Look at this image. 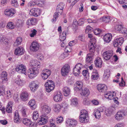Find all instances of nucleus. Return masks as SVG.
<instances>
[{"instance_id":"nucleus-46","label":"nucleus","mask_w":127,"mask_h":127,"mask_svg":"<svg viewBox=\"0 0 127 127\" xmlns=\"http://www.w3.org/2000/svg\"><path fill=\"white\" fill-rule=\"evenodd\" d=\"M13 92L12 90H8L5 93L6 96L8 97V98L11 97L12 95Z\"/></svg>"},{"instance_id":"nucleus-41","label":"nucleus","mask_w":127,"mask_h":127,"mask_svg":"<svg viewBox=\"0 0 127 127\" xmlns=\"http://www.w3.org/2000/svg\"><path fill=\"white\" fill-rule=\"evenodd\" d=\"M8 41L7 39L2 35H0V42L1 43H4L5 44L7 43Z\"/></svg>"},{"instance_id":"nucleus-11","label":"nucleus","mask_w":127,"mask_h":127,"mask_svg":"<svg viewBox=\"0 0 127 127\" xmlns=\"http://www.w3.org/2000/svg\"><path fill=\"white\" fill-rule=\"evenodd\" d=\"M48 116L45 115H42L40 117L38 122L40 125H42L46 124L47 122Z\"/></svg>"},{"instance_id":"nucleus-64","label":"nucleus","mask_w":127,"mask_h":127,"mask_svg":"<svg viewBox=\"0 0 127 127\" xmlns=\"http://www.w3.org/2000/svg\"><path fill=\"white\" fill-rule=\"evenodd\" d=\"M124 124L123 123H119L116 124L114 127H124Z\"/></svg>"},{"instance_id":"nucleus-6","label":"nucleus","mask_w":127,"mask_h":127,"mask_svg":"<svg viewBox=\"0 0 127 127\" xmlns=\"http://www.w3.org/2000/svg\"><path fill=\"white\" fill-rule=\"evenodd\" d=\"M83 67V66L81 63H79L76 64L73 70L74 75L76 76H79L80 73V70Z\"/></svg>"},{"instance_id":"nucleus-2","label":"nucleus","mask_w":127,"mask_h":127,"mask_svg":"<svg viewBox=\"0 0 127 127\" xmlns=\"http://www.w3.org/2000/svg\"><path fill=\"white\" fill-rule=\"evenodd\" d=\"M115 94L114 92H107L105 93L104 96L107 99L110 100L113 99L114 102L118 104L119 102L117 100L118 98L117 97L116 98H114L115 96Z\"/></svg>"},{"instance_id":"nucleus-31","label":"nucleus","mask_w":127,"mask_h":127,"mask_svg":"<svg viewBox=\"0 0 127 127\" xmlns=\"http://www.w3.org/2000/svg\"><path fill=\"white\" fill-rule=\"evenodd\" d=\"M76 86L75 87L74 90L75 91H78L82 88L83 86L82 82L81 81H78L76 82Z\"/></svg>"},{"instance_id":"nucleus-49","label":"nucleus","mask_w":127,"mask_h":127,"mask_svg":"<svg viewBox=\"0 0 127 127\" xmlns=\"http://www.w3.org/2000/svg\"><path fill=\"white\" fill-rule=\"evenodd\" d=\"M5 88L2 86L0 87V96H3L5 94Z\"/></svg>"},{"instance_id":"nucleus-26","label":"nucleus","mask_w":127,"mask_h":127,"mask_svg":"<svg viewBox=\"0 0 127 127\" xmlns=\"http://www.w3.org/2000/svg\"><path fill=\"white\" fill-rule=\"evenodd\" d=\"M107 89L106 86L104 84H99L97 86V89L100 92H104Z\"/></svg>"},{"instance_id":"nucleus-22","label":"nucleus","mask_w":127,"mask_h":127,"mask_svg":"<svg viewBox=\"0 0 127 127\" xmlns=\"http://www.w3.org/2000/svg\"><path fill=\"white\" fill-rule=\"evenodd\" d=\"M94 54V53H90L87 55L86 58V62L87 63H91L93 60V57Z\"/></svg>"},{"instance_id":"nucleus-53","label":"nucleus","mask_w":127,"mask_h":127,"mask_svg":"<svg viewBox=\"0 0 127 127\" xmlns=\"http://www.w3.org/2000/svg\"><path fill=\"white\" fill-rule=\"evenodd\" d=\"M12 111V106H7L6 108V111L8 113H11Z\"/></svg>"},{"instance_id":"nucleus-38","label":"nucleus","mask_w":127,"mask_h":127,"mask_svg":"<svg viewBox=\"0 0 127 127\" xmlns=\"http://www.w3.org/2000/svg\"><path fill=\"white\" fill-rule=\"evenodd\" d=\"M15 27V25L14 24V23L11 22H8L6 26L7 28L10 30H12L14 29Z\"/></svg>"},{"instance_id":"nucleus-63","label":"nucleus","mask_w":127,"mask_h":127,"mask_svg":"<svg viewBox=\"0 0 127 127\" xmlns=\"http://www.w3.org/2000/svg\"><path fill=\"white\" fill-rule=\"evenodd\" d=\"M120 33L122 34H127V29L123 27Z\"/></svg>"},{"instance_id":"nucleus-1","label":"nucleus","mask_w":127,"mask_h":127,"mask_svg":"<svg viewBox=\"0 0 127 127\" xmlns=\"http://www.w3.org/2000/svg\"><path fill=\"white\" fill-rule=\"evenodd\" d=\"M29 65L32 68L29 69L28 75L29 78L32 79L36 76L39 73L41 67L40 63L36 60H32L30 61Z\"/></svg>"},{"instance_id":"nucleus-32","label":"nucleus","mask_w":127,"mask_h":127,"mask_svg":"<svg viewBox=\"0 0 127 127\" xmlns=\"http://www.w3.org/2000/svg\"><path fill=\"white\" fill-rule=\"evenodd\" d=\"M29 94L26 92H23L21 94V98L22 100L23 101H26L28 99Z\"/></svg>"},{"instance_id":"nucleus-57","label":"nucleus","mask_w":127,"mask_h":127,"mask_svg":"<svg viewBox=\"0 0 127 127\" xmlns=\"http://www.w3.org/2000/svg\"><path fill=\"white\" fill-rule=\"evenodd\" d=\"M68 106V104L67 103L63 101L62 103V107L64 108V109H66Z\"/></svg>"},{"instance_id":"nucleus-37","label":"nucleus","mask_w":127,"mask_h":127,"mask_svg":"<svg viewBox=\"0 0 127 127\" xmlns=\"http://www.w3.org/2000/svg\"><path fill=\"white\" fill-rule=\"evenodd\" d=\"M61 109V105L58 103L54 105V110L55 112L58 113L59 112Z\"/></svg>"},{"instance_id":"nucleus-39","label":"nucleus","mask_w":127,"mask_h":127,"mask_svg":"<svg viewBox=\"0 0 127 127\" xmlns=\"http://www.w3.org/2000/svg\"><path fill=\"white\" fill-rule=\"evenodd\" d=\"M35 103V101L34 99L31 100L29 102V105L31 107L32 110H34L36 107Z\"/></svg>"},{"instance_id":"nucleus-45","label":"nucleus","mask_w":127,"mask_h":127,"mask_svg":"<svg viewBox=\"0 0 127 127\" xmlns=\"http://www.w3.org/2000/svg\"><path fill=\"white\" fill-rule=\"evenodd\" d=\"M12 5L16 7H17L19 6V4L17 0H12L11 1Z\"/></svg>"},{"instance_id":"nucleus-12","label":"nucleus","mask_w":127,"mask_h":127,"mask_svg":"<svg viewBox=\"0 0 127 127\" xmlns=\"http://www.w3.org/2000/svg\"><path fill=\"white\" fill-rule=\"evenodd\" d=\"M40 46L39 43L35 41H33L30 47V49L32 51L36 52L39 49Z\"/></svg>"},{"instance_id":"nucleus-40","label":"nucleus","mask_w":127,"mask_h":127,"mask_svg":"<svg viewBox=\"0 0 127 127\" xmlns=\"http://www.w3.org/2000/svg\"><path fill=\"white\" fill-rule=\"evenodd\" d=\"M22 38L21 37H18L17 38L15 42L14 43V46H18L20 45L22 41Z\"/></svg>"},{"instance_id":"nucleus-55","label":"nucleus","mask_w":127,"mask_h":127,"mask_svg":"<svg viewBox=\"0 0 127 127\" xmlns=\"http://www.w3.org/2000/svg\"><path fill=\"white\" fill-rule=\"evenodd\" d=\"M58 12L54 13V17L52 19V21L53 22H55L56 20V18L58 17Z\"/></svg>"},{"instance_id":"nucleus-8","label":"nucleus","mask_w":127,"mask_h":127,"mask_svg":"<svg viewBox=\"0 0 127 127\" xmlns=\"http://www.w3.org/2000/svg\"><path fill=\"white\" fill-rule=\"evenodd\" d=\"M113 55V51L112 50H108L104 52L102 55L103 58L106 60H109Z\"/></svg>"},{"instance_id":"nucleus-27","label":"nucleus","mask_w":127,"mask_h":127,"mask_svg":"<svg viewBox=\"0 0 127 127\" xmlns=\"http://www.w3.org/2000/svg\"><path fill=\"white\" fill-rule=\"evenodd\" d=\"M64 6V4L63 3H60L59 4L57 5L56 11L60 14H62L63 12V10Z\"/></svg>"},{"instance_id":"nucleus-52","label":"nucleus","mask_w":127,"mask_h":127,"mask_svg":"<svg viewBox=\"0 0 127 127\" xmlns=\"http://www.w3.org/2000/svg\"><path fill=\"white\" fill-rule=\"evenodd\" d=\"M123 27L121 25H117L115 27V29L116 30L119 31L120 33Z\"/></svg>"},{"instance_id":"nucleus-16","label":"nucleus","mask_w":127,"mask_h":127,"mask_svg":"<svg viewBox=\"0 0 127 127\" xmlns=\"http://www.w3.org/2000/svg\"><path fill=\"white\" fill-rule=\"evenodd\" d=\"M16 13L15 9L13 8L6 9L4 11V14L6 16L11 17L13 16Z\"/></svg>"},{"instance_id":"nucleus-29","label":"nucleus","mask_w":127,"mask_h":127,"mask_svg":"<svg viewBox=\"0 0 127 127\" xmlns=\"http://www.w3.org/2000/svg\"><path fill=\"white\" fill-rule=\"evenodd\" d=\"M80 117L84 118L85 120H89L87 112L85 110H82L81 111Z\"/></svg>"},{"instance_id":"nucleus-33","label":"nucleus","mask_w":127,"mask_h":127,"mask_svg":"<svg viewBox=\"0 0 127 127\" xmlns=\"http://www.w3.org/2000/svg\"><path fill=\"white\" fill-rule=\"evenodd\" d=\"M95 63L96 67H100L102 64V60L100 58L98 57L96 58L95 61Z\"/></svg>"},{"instance_id":"nucleus-5","label":"nucleus","mask_w":127,"mask_h":127,"mask_svg":"<svg viewBox=\"0 0 127 127\" xmlns=\"http://www.w3.org/2000/svg\"><path fill=\"white\" fill-rule=\"evenodd\" d=\"M15 70L19 73L24 74L25 75L27 74L26 66L23 64L17 65L15 68Z\"/></svg>"},{"instance_id":"nucleus-59","label":"nucleus","mask_w":127,"mask_h":127,"mask_svg":"<svg viewBox=\"0 0 127 127\" xmlns=\"http://www.w3.org/2000/svg\"><path fill=\"white\" fill-rule=\"evenodd\" d=\"M36 4V3L35 1H31L28 3V6L29 7H31L32 6H34Z\"/></svg>"},{"instance_id":"nucleus-48","label":"nucleus","mask_w":127,"mask_h":127,"mask_svg":"<svg viewBox=\"0 0 127 127\" xmlns=\"http://www.w3.org/2000/svg\"><path fill=\"white\" fill-rule=\"evenodd\" d=\"M109 72L107 73L106 72H104L103 78L104 81H106L108 79L109 77Z\"/></svg>"},{"instance_id":"nucleus-9","label":"nucleus","mask_w":127,"mask_h":127,"mask_svg":"<svg viewBox=\"0 0 127 127\" xmlns=\"http://www.w3.org/2000/svg\"><path fill=\"white\" fill-rule=\"evenodd\" d=\"M39 83L37 81H32L29 84V87L31 91L34 92L37 90L39 87Z\"/></svg>"},{"instance_id":"nucleus-61","label":"nucleus","mask_w":127,"mask_h":127,"mask_svg":"<svg viewBox=\"0 0 127 127\" xmlns=\"http://www.w3.org/2000/svg\"><path fill=\"white\" fill-rule=\"evenodd\" d=\"M27 109H25L24 108H23L21 110L22 114L23 116L24 117H26L27 116L26 112Z\"/></svg>"},{"instance_id":"nucleus-50","label":"nucleus","mask_w":127,"mask_h":127,"mask_svg":"<svg viewBox=\"0 0 127 127\" xmlns=\"http://www.w3.org/2000/svg\"><path fill=\"white\" fill-rule=\"evenodd\" d=\"M115 110V108L113 107H111L107 109V111H106V112H107V111H109L110 113V115L111 114L113 113L114 112Z\"/></svg>"},{"instance_id":"nucleus-13","label":"nucleus","mask_w":127,"mask_h":127,"mask_svg":"<svg viewBox=\"0 0 127 127\" xmlns=\"http://www.w3.org/2000/svg\"><path fill=\"white\" fill-rule=\"evenodd\" d=\"M23 123L25 125L29 126V127H36L35 124L27 118H23L22 119Z\"/></svg>"},{"instance_id":"nucleus-47","label":"nucleus","mask_w":127,"mask_h":127,"mask_svg":"<svg viewBox=\"0 0 127 127\" xmlns=\"http://www.w3.org/2000/svg\"><path fill=\"white\" fill-rule=\"evenodd\" d=\"M71 104L75 106L78 104V100L76 98H73L71 99Z\"/></svg>"},{"instance_id":"nucleus-19","label":"nucleus","mask_w":127,"mask_h":127,"mask_svg":"<svg viewBox=\"0 0 127 127\" xmlns=\"http://www.w3.org/2000/svg\"><path fill=\"white\" fill-rule=\"evenodd\" d=\"M53 99L56 102H60L62 100L63 98L62 94L60 92H58L57 94L53 96Z\"/></svg>"},{"instance_id":"nucleus-21","label":"nucleus","mask_w":127,"mask_h":127,"mask_svg":"<svg viewBox=\"0 0 127 127\" xmlns=\"http://www.w3.org/2000/svg\"><path fill=\"white\" fill-rule=\"evenodd\" d=\"M67 126L73 127L76 126L77 124V121L74 119H68L66 121Z\"/></svg>"},{"instance_id":"nucleus-23","label":"nucleus","mask_w":127,"mask_h":127,"mask_svg":"<svg viewBox=\"0 0 127 127\" xmlns=\"http://www.w3.org/2000/svg\"><path fill=\"white\" fill-rule=\"evenodd\" d=\"M14 122L15 123H19L21 120L17 111H16L14 113Z\"/></svg>"},{"instance_id":"nucleus-51","label":"nucleus","mask_w":127,"mask_h":127,"mask_svg":"<svg viewBox=\"0 0 127 127\" xmlns=\"http://www.w3.org/2000/svg\"><path fill=\"white\" fill-rule=\"evenodd\" d=\"M72 50L71 47L69 45L67 46L65 48V53L70 52Z\"/></svg>"},{"instance_id":"nucleus-35","label":"nucleus","mask_w":127,"mask_h":127,"mask_svg":"<svg viewBox=\"0 0 127 127\" xmlns=\"http://www.w3.org/2000/svg\"><path fill=\"white\" fill-rule=\"evenodd\" d=\"M63 91L64 95L65 96H67L69 95L70 90L68 87H65L63 88Z\"/></svg>"},{"instance_id":"nucleus-20","label":"nucleus","mask_w":127,"mask_h":127,"mask_svg":"<svg viewBox=\"0 0 127 127\" xmlns=\"http://www.w3.org/2000/svg\"><path fill=\"white\" fill-rule=\"evenodd\" d=\"M24 50L22 47H18L15 49L14 54L16 55H21L24 54Z\"/></svg>"},{"instance_id":"nucleus-15","label":"nucleus","mask_w":127,"mask_h":127,"mask_svg":"<svg viewBox=\"0 0 127 127\" xmlns=\"http://www.w3.org/2000/svg\"><path fill=\"white\" fill-rule=\"evenodd\" d=\"M124 38L122 37H120L115 39L113 41V44L115 47L121 46L124 42Z\"/></svg>"},{"instance_id":"nucleus-43","label":"nucleus","mask_w":127,"mask_h":127,"mask_svg":"<svg viewBox=\"0 0 127 127\" xmlns=\"http://www.w3.org/2000/svg\"><path fill=\"white\" fill-rule=\"evenodd\" d=\"M103 21L105 23H108L110 21V17L108 16H103L100 19Z\"/></svg>"},{"instance_id":"nucleus-25","label":"nucleus","mask_w":127,"mask_h":127,"mask_svg":"<svg viewBox=\"0 0 127 127\" xmlns=\"http://www.w3.org/2000/svg\"><path fill=\"white\" fill-rule=\"evenodd\" d=\"M20 77L18 76V77L15 80V82L18 86H22L24 85L25 82L24 81L21 79Z\"/></svg>"},{"instance_id":"nucleus-30","label":"nucleus","mask_w":127,"mask_h":127,"mask_svg":"<svg viewBox=\"0 0 127 127\" xmlns=\"http://www.w3.org/2000/svg\"><path fill=\"white\" fill-rule=\"evenodd\" d=\"M112 37L111 34L108 33L106 34L103 37L104 41L107 43L109 42L111 40Z\"/></svg>"},{"instance_id":"nucleus-10","label":"nucleus","mask_w":127,"mask_h":127,"mask_svg":"<svg viewBox=\"0 0 127 127\" xmlns=\"http://www.w3.org/2000/svg\"><path fill=\"white\" fill-rule=\"evenodd\" d=\"M69 69L70 66L67 64H66L63 66L61 71L62 75L64 76L67 75L70 71Z\"/></svg>"},{"instance_id":"nucleus-28","label":"nucleus","mask_w":127,"mask_h":127,"mask_svg":"<svg viewBox=\"0 0 127 127\" xmlns=\"http://www.w3.org/2000/svg\"><path fill=\"white\" fill-rule=\"evenodd\" d=\"M99 77L97 71L95 70H93L92 73L91 78L92 80L97 79Z\"/></svg>"},{"instance_id":"nucleus-18","label":"nucleus","mask_w":127,"mask_h":127,"mask_svg":"<svg viewBox=\"0 0 127 127\" xmlns=\"http://www.w3.org/2000/svg\"><path fill=\"white\" fill-rule=\"evenodd\" d=\"M43 115H46L49 114L51 110V109L49 106L47 105H44L41 107Z\"/></svg>"},{"instance_id":"nucleus-62","label":"nucleus","mask_w":127,"mask_h":127,"mask_svg":"<svg viewBox=\"0 0 127 127\" xmlns=\"http://www.w3.org/2000/svg\"><path fill=\"white\" fill-rule=\"evenodd\" d=\"M58 120L56 122L58 124H59L62 122L63 121V117L61 116L59 117H58L57 118Z\"/></svg>"},{"instance_id":"nucleus-24","label":"nucleus","mask_w":127,"mask_h":127,"mask_svg":"<svg viewBox=\"0 0 127 127\" xmlns=\"http://www.w3.org/2000/svg\"><path fill=\"white\" fill-rule=\"evenodd\" d=\"M0 77L3 83L7 82L8 80L7 74L6 71H3L1 74Z\"/></svg>"},{"instance_id":"nucleus-4","label":"nucleus","mask_w":127,"mask_h":127,"mask_svg":"<svg viewBox=\"0 0 127 127\" xmlns=\"http://www.w3.org/2000/svg\"><path fill=\"white\" fill-rule=\"evenodd\" d=\"M127 115V112L125 110L119 111L115 115V119L118 121H120L124 119Z\"/></svg>"},{"instance_id":"nucleus-54","label":"nucleus","mask_w":127,"mask_h":127,"mask_svg":"<svg viewBox=\"0 0 127 127\" xmlns=\"http://www.w3.org/2000/svg\"><path fill=\"white\" fill-rule=\"evenodd\" d=\"M85 119L84 118L81 117H80L79 120L80 122L83 123H87L89 121V120L87 119V120H85Z\"/></svg>"},{"instance_id":"nucleus-58","label":"nucleus","mask_w":127,"mask_h":127,"mask_svg":"<svg viewBox=\"0 0 127 127\" xmlns=\"http://www.w3.org/2000/svg\"><path fill=\"white\" fill-rule=\"evenodd\" d=\"M82 74L84 76L87 77H89V73L88 72V70H84L83 71Z\"/></svg>"},{"instance_id":"nucleus-34","label":"nucleus","mask_w":127,"mask_h":127,"mask_svg":"<svg viewBox=\"0 0 127 127\" xmlns=\"http://www.w3.org/2000/svg\"><path fill=\"white\" fill-rule=\"evenodd\" d=\"M90 94V92L89 89L87 88H85L82 89V92L80 93L81 95L82 96H87Z\"/></svg>"},{"instance_id":"nucleus-17","label":"nucleus","mask_w":127,"mask_h":127,"mask_svg":"<svg viewBox=\"0 0 127 127\" xmlns=\"http://www.w3.org/2000/svg\"><path fill=\"white\" fill-rule=\"evenodd\" d=\"M30 14L31 15L37 17L40 15V11L39 9L37 8H32L30 10Z\"/></svg>"},{"instance_id":"nucleus-3","label":"nucleus","mask_w":127,"mask_h":127,"mask_svg":"<svg viewBox=\"0 0 127 127\" xmlns=\"http://www.w3.org/2000/svg\"><path fill=\"white\" fill-rule=\"evenodd\" d=\"M46 92L49 93L54 90L55 87V83L52 80H48L45 84Z\"/></svg>"},{"instance_id":"nucleus-14","label":"nucleus","mask_w":127,"mask_h":127,"mask_svg":"<svg viewBox=\"0 0 127 127\" xmlns=\"http://www.w3.org/2000/svg\"><path fill=\"white\" fill-rule=\"evenodd\" d=\"M104 111L103 108L101 107L98 108L95 110L94 113V115L95 117L98 119L99 118L101 114Z\"/></svg>"},{"instance_id":"nucleus-56","label":"nucleus","mask_w":127,"mask_h":127,"mask_svg":"<svg viewBox=\"0 0 127 127\" xmlns=\"http://www.w3.org/2000/svg\"><path fill=\"white\" fill-rule=\"evenodd\" d=\"M36 57L37 59L41 60L44 59V57L43 55L40 53L36 55Z\"/></svg>"},{"instance_id":"nucleus-44","label":"nucleus","mask_w":127,"mask_h":127,"mask_svg":"<svg viewBox=\"0 0 127 127\" xmlns=\"http://www.w3.org/2000/svg\"><path fill=\"white\" fill-rule=\"evenodd\" d=\"M66 33L65 32H63L61 33L60 36V39L61 41H64L66 38Z\"/></svg>"},{"instance_id":"nucleus-36","label":"nucleus","mask_w":127,"mask_h":127,"mask_svg":"<svg viewBox=\"0 0 127 127\" xmlns=\"http://www.w3.org/2000/svg\"><path fill=\"white\" fill-rule=\"evenodd\" d=\"M88 46L90 52L94 53L95 51V49L96 47L95 44H92L91 43H89Z\"/></svg>"},{"instance_id":"nucleus-7","label":"nucleus","mask_w":127,"mask_h":127,"mask_svg":"<svg viewBox=\"0 0 127 127\" xmlns=\"http://www.w3.org/2000/svg\"><path fill=\"white\" fill-rule=\"evenodd\" d=\"M51 71L48 69H43L41 71V76L42 79L44 80L46 79L50 75Z\"/></svg>"},{"instance_id":"nucleus-42","label":"nucleus","mask_w":127,"mask_h":127,"mask_svg":"<svg viewBox=\"0 0 127 127\" xmlns=\"http://www.w3.org/2000/svg\"><path fill=\"white\" fill-rule=\"evenodd\" d=\"M39 117V114L37 111H34L33 113L32 118L34 120H37Z\"/></svg>"},{"instance_id":"nucleus-60","label":"nucleus","mask_w":127,"mask_h":127,"mask_svg":"<svg viewBox=\"0 0 127 127\" xmlns=\"http://www.w3.org/2000/svg\"><path fill=\"white\" fill-rule=\"evenodd\" d=\"M31 25H34L36 24L37 22V20L36 18H31Z\"/></svg>"}]
</instances>
